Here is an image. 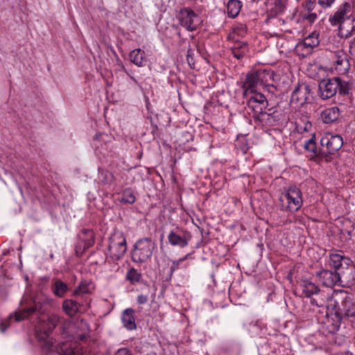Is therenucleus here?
<instances>
[{"mask_svg":"<svg viewBox=\"0 0 355 355\" xmlns=\"http://www.w3.org/2000/svg\"><path fill=\"white\" fill-rule=\"evenodd\" d=\"M98 180L105 184H110L113 182L114 180V175L107 170H99Z\"/></svg>","mask_w":355,"mask_h":355,"instance_id":"nucleus-34","label":"nucleus"},{"mask_svg":"<svg viewBox=\"0 0 355 355\" xmlns=\"http://www.w3.org/2000/svg\"><path fill=\"white\" fill-rule=\"evenodd\" d=\"M297 284L305 297H311L312 295H318L320 292L318 286L307 279H301L297 282Z\"/></svg>","mask_w":355,"mask_h":355,"instance_id":"nucleus-19","label":"nucleus"},{"mask_svg":"<svg viewBox=\"0 0 355 355\" xmlns=\"http://www.w3.org/2000/svg\"><path fill=\"white\" fill-rule=\"evenodd\" d=\"M318 37L319 33L314 31L306 37L302 43L300 45L304 46V48H309L311 49L319 44L320 42Z\"/></svg>","mask_w":355,"mask_h":355,"instance_id":"nucleus-32","label":"nucleus"},{"mask_svg":"<svg viewBox=\"0 0 355 355\" xmlns=\"http://www.w3.org/2000/svg\"><path fill=\"white\" fill-rule=\"evenodd\" d=\"M232 53L238 60L242 59L249 52L248 44L244 41H236L230 48Z\"/></svg>","mask_w":355,"mask_h":355,"instance_id":"nucleus-23","label":"nucleus"},{"mask_svg":"<svg viewBox=\"0 0 355 355\" xmlns=\"http://www.w3.org/2000/svg\"><path fill=\"white\" fill-rule=\"evenodd\" d=\"M189 254H187L184 257L180 258L178 260H175L172 261L171 266H170V274L171 275L180 268V265L187 259L189 257Z\"/></svg>","mask_w":355,"mask_h":355,"instance_id":"nucleus-38","label":"nucleus"},{"mask_svg":"<svg viewBox=\"0 0 355 355\" xmlns=\"http://www.w3.org/2000/svg\"><path fill=\"white\" fill-rule=\"evenodd\" d=\"M114 355H132L130 350L125 347L119 349Z\"/></svg>","mask_w":355,"mask_h":355,"instance_id":"nucleus-42","label":"nucleus"},{"mask_svg":"<svg viewBox=\"0 0 355 355\" xmlns=\"http://www.w3.org/2000/svg\"><path fill=\"white\" fill-rule=\"evenodd\" d=\"M319 281L327 287H332L338 282L345 283L340 273L329 270H322L316 273Z\"/></svg>","mask_w":355,"mask_h":355,"instance_id":"nucleus-14","label":"nucleus"},{"mask_svg":"<svg viewBox=\"0 0 355 355\" xmlns=\"http://www.w3.org/2000/svg\"><path fill=\"white\" fill-rule=\"evenodd\" d=\"M336 0H318V4L323 8H330Z\"/></svg>","mask_w":355,"mask_h":355,"instance_id":"nucleus-41","label":"nucleus"},{"mask_svg":"<svg viewBox=\"0 0 355 355\" xmlns=\"http://www.w3.org/2000/svg\"><path fill=\"white\" fill-rule=\"evenodd\" d=\"M13 315L11 314L9 318L3 320L0 324V331L1 332H5L7 328L10 325V321L12 320Z\"/></svg>","mask_w":355,"mask_h":355,"instance_id":"nucleus-40","label":"nucleus"},{"mask_svg":"<svg viewBox=\"0 0 355 355\" xmlns=\"http://www.w3.org/2000/svg\"><path fill=\"white\" fill-rule=\"evenodd\" d=\"M351 11V5L348 2L340 4L337 10L329 18L331 26H340L345 19Z\"/></svg>","mask_w":355,"mask_h":355,"instance_id":"nucleus-16","label":"nucleus"},{"mask_svg":"<svg viewBox=\"0 0 355 355\" xmlns=\"http://www.w3.org/2000/svg\"><path fill=\"white\" fill-rule=\"evenodd\" d=\"M130 60L137 67H143L146 64L145 52L140 49H135L130 53Z\"/></svg>","mask_w":355,"mask_h":355,"instance_id":"nucleus-28","label":"nucleus"},{"mask_svg":"<svg viewBox=\"0 0 355 355\" xmlns=\"http://www.w3.org/2000/svg\"><path fill=\"white\" fill-rule=\"evenodd\" d=\"M334 65L338 73L345 74L350 69L348 55L343 51H336L334 55Z\"/></svg>","mask_w":355,"mask_h":355,"instance_id":"nucleus-18","label":"nucleus"},{"mask_svg":"<svg viewBox=\"0 0 355 355\" xmlns=\"http://www.w3.org/2000/svg\"><path fill=\"white\" fill-rule=\"evenodd\" d=\"M275 76V72L271 69H259L248 74L243 85V87L249 88H256L259 85L270 94H275L277 91Z\"/></svg>","mask_w":355,"mask_h":355,"instance_id":"nucleus-3","label":"nucleus"},{"mask_svg":"<svg viewBox=\"0 0 355 355\" xmlns=\"http://www.w3.org/2000/svg\"><path fill=\"white\" fill-rule=\"evenodd\" d=\"M194 55V51L192 49H188L187 53V60L189 64V65L191 67H194L195 61L193 58Z\"/></svg>","mask_w":355,"mask_h":355,"instance_id":"nucleus-39","label":"nucleus"},{"mask_svg":"<svg viewBox=\"0 0 355 355\" xmlns=\"http://www.w3.org/2000/svg\"><path fill=\"white\" fill-rule=\"evenodd\" d=\"M304 148L311 153L310 155V159H315L318 162L324 160L323 156L320 155V148L318 150L317 148L315 136H313L306 141Z\"/></svg>","mask_w":355,"mask_h":355,"instance_id":"nucleus-25","label":"nucleus"},{"mask_svg":"<svg viewBox=\"0 0 355 355\" xmlns=\"http://www.w3.org/2000/svg\"><path fill=\"white\" fill-rule=\"evenodd\" d=\"M179 24L188 31H196L200 25V17L189 8L181 9L178 15Z\"/></svg>","mask_w":355,"mask_h":355,"instance_id":"nucleus-12","label":"nucleus"},{"mask_svg":"<svg viewBox=\"0 0 355 355\" xmlns=\"http://www.w3.org/2000/svg\"><path fill=\"white\" fill-rule=\"evenodd\" d=\"M191 239V233L186 230L179 227L171 230L168 235V243L173 246L180 248L187 247Z\"/></svg>","mask_w":355,"mask_h":355,"instance_id":"nucleus-13","label":"nucleus"},{"mask_svg":"<svg viewBox=\"0 0 355 355\" xmlns=\"http://www.w3.org/2000/svg\"><path fill=\"white\" fill-rule=\"evenodd\" d=\"M50 258H51V259H53V254H50Z\"/></svg>","mask_w":355,"mask_h":355,"instance_id":"nucleus-46","label":"nucleus"},{"mask_svg":"<svg viewBox=\"0 0 355 355\" xmlns=\"http://www.w3.org/2000/svg\"><path fill=\"white\" fill-rule=\"evenodd\" d=\"M309 90L307 87H297L291 94V103H299L302 105L306 101V93Z\"/></svg>","mask_w":355,"mask_h":355,"instance_id":"nucleus-27","label":"nucleus"},{"mask_svg":"<svg viewBox=\"0 0 355 355\" xmlns=\"http://www.w3.org/2000/svg\"><path fill=\"white\" fill-rule=\"evenodd\" d=\"M121 201L124 203L133 204L135 202V196L130 189H125L121 197Z\"/></svg>","mask_w":355,"mask_h":355,"instance_id":"nucleus-36","label":"nucleus"},{"mask_svg":"<svg viewBox=\"0 0 355 355\" xmlns=\"http://www.w3.org/2000/svg\"><path fill=\"white\" fill-rule=\"evenodd\" d=\"M274 7L272 8L275 15H279L284 12L287 0H272Z\"/></svg>","mask_w":355,"mask_h":355,"instance_id":"nucleus-35","label":"nucleus"},{"mask_svg":"<svg viewBox=\"0 0 355 355\" xmlns=\"http://www.w3.org/2000/svg\"><path fill=\"white\" fill-rule=\"evenodd\" d=\"M227 13L229 17H237L242 8V2L239 0H229L227 5Z\"/></svg>","mask_w":355,"mask_h":355,"instance_id":"nucleus-31","label":"nucleus"},{"mask_svg":"<svg viewBox=\"0 0 355 355\" xmlns=\"http://www.w3.org/2000/svg\"><path fill=\"white\" fill-rule=\"evenodd\" d=\"M325 324L329 333L334 334L340 329L342 320L355 315L353 295L345 290H335L327 304Z\"/></svg>","mask_w":355,"mask_h":355,"instance_id":"nucleus-1","label":"nucleus"},{"mask_svg":"<svg viewBox=\"0 0 355 355\" xmlns=\"http://www.w3.org/2000/svg\"><path fill=\"white\" fill-rule=\"evenodd\" d=\"M339 116V109L337 107H331L321 112L320 119L324 123H331L338 120Z\"/></svg>","mask_w":355,"mask_h":355,"instance_id":"nucleus-26","label":"nucleus"},{"mask_svg":"<svg viewBox=\"0 0 355 355\" xmlns=\"http://www.w3.org/2000/svg\"><path fill=\"white\" fill-rule=\"evenodd\" d=\"M318 89L320 97L322 100H327L334 96L338 92L340 94H348L351 87L348 81L343 80L340 77H334L320 80Z\"/></svg>","mask_w":355,"mask_h":355,"instance_id":"nucleus-4","label":"nucleus"},{"mask_svg":"<svg viewBox=\"0 0 355 355\" xmlns=\"http://www.w3.org/2000/svg\"><path fill=\"white\" fill-rule=\"evenodd\" d=\"M127 250L126 239L120 231L114 232L109 238L106 259L108 261H116L122 258Z\"/></svg>","mask_w":355,"mask_h":355,"instance_id":"nucleus-8","label":"nucleus"},{"mask_svg":"<svg viewBox=\"0 0 355 355\" xmlns=\"http://www.w3.org/2000/svg\"><path fill=\"white\" fill-rule=\"evenodd\" d=\"M121 68H122V70H123V71H125V72L126 73V74H127V75H128V76L130 77V78H131V79H132V80L135 83H137V80H136L133 76H131L130 75V73H128V71L126 70L125 67L123 64H121Z\"/></svg>","mask_w":355,"mask_h":355,"instance_id":"nucleus-45","label":"nucleus"},{"mask_svg":"<svg viewBox=\"0 0 355 355\" xmlns=\"http://www.w3.org/2000/svg\"><path fill=\"white\" fill-rule=\"evenodd\" d=\"M311 304L312 306H315L319 309V312H322L323 310H326V313H327V305L325 304V302L324 300L316 299L315 297H313L311 299Z\"/></svg>","mask_w":355,"mask_h":355,"instance_id":"nucleus-37","label":"nucleus"},{"mask_svg":"<svg viewBox=\"0 0 355 355\" xmlns=\"http://www.w3.org/2000/svg\"><path fill=\"white\" fill-rule=\"evenodd\" d=\"M51 291L55 296L62 298L64 297L66 293L69 291V286L62 280L56 279L51 284Z\"/></svg>","mask_w":355,"mask_h":355,"instance_id":"nucleus-30","label":"nucleus"},{"mask_svg":"<svg viewBox=\"0 0 355 355\" xmlns=\"http://www.w3.org/2000/svg\"><path fill=\"white\" fill-rule=\"evenodd\" d=\"M303 204L301 190L296 186L289 187L278 199L277 206L284 211H298Z\"/></svg>","mask_w":355,"mask_h":355,"instance_id":"nucleus-6","label":"nucleus"},{"mask_svg":"<svg viewBox=\"0 0 355 355\" xmlns=\"http://www.w3.org/2000/svg\"><path fill=\"white\" fill-rule=\"evenodd\" d=\"M95 288L94 282L87 279H83L78 286L73 291V296L78 297L83 295L92 294Z\"/></svg>","mask_w":355,"mask_h":355,"instance_id":"nucleus-21","label":"nucleus"},{"mask_svg":"<svg viewBox=\"0 0 355 355\" xmlns=\"http://www.w3.org/2000/svg\"><path fill=\"white\" fill-rule=\"evenodd\" d=\"M318 12L321 13V10H318Z\"/></svg>","mask_w":355,"mask_h":355,"instance_id":"nucleus-47","label":"nucleus"},{"mask_svg":"<svg viewBox=\"0 0 355 355\" xmlns=\"http://www.w3.org/2000/svg\"><path fill=\"white\" fill-rule=\"evenodd\" d=\"M243 96L246 99L247 107L252 113L254 120L273 125L278 121L276 112L268 113L264 110L268 107V103L266 97L261 92H258L256 88L242 87Z\"/></svg>","mask_w":355,"mask_h":355,"instance_id":"nucleus-2","label":"nucleus"},{"mask_svg":"<svg viewBox=\"0 0 355 355\" xmlns=\"http://www.w3.org/2000/svg\"><path fill=\"white\" fill-rule=\"evenodd\" d=\"M155 248V243L150 238L138 240L131 252L132 261L137 263L146 262L152 257Z\"/></svg>","mask_w":355,"mask_h":355,"instance_id":"nucleus-9","label":"nucleus"},{"mask_svg":"<svg viewBox=\"0 0 355 355\" xmlns=\"http://www.w3.org/2000/svg\"><path fill=\"white\" fill-rule=\"evenodd\" d=\"M50 302L51 300L49 298L37 297L31 305L23 308L19 312L15 313V321L19 322L33 314H44L46 311V306Z\"/></svg>","mask_w":355,"mask_h":355,"instance_id":"nucleus-11","label":"nucleus"},{"mask_svg":"<svg viewBox=\"0 0 355 355\" xmlns=\"http://www.w3.org/2000/svg\"><path fill=\"white\" fill-rule=\"evenodd\" d=\"M141 274L137 269L131 268L126 273L125 279L132 284H136L140 282Z\"/></svg>","mask_w":355,"mask_h":355,"instance_id":"nucleus-33","label":"nucleus"},{"mask_svg":"<svg viewBox=\"0 0 355 355\" xmlns=\"http://www.w3.org/2000/svg\"><path fill=\"white\" fill-rule=\"evenodd\" d=\"M320 155L325 162H329L331 155L338 152L343 145V140L340 135L326 134L320 139Z\"/></svg>","mask_w":355,"mask_h":355,"instance_id":"nucleus-10","label":"nucleus"},{"mask_svg":"<svg viewBox=\"0 0 355 355\" xmlns=\"http://www.w3.org/2000/svg\"><path fill=\"white\" fill-rule=\"evenodd\" d=\"M349 51L352 56L355 58V37L349 42Z\"/></svg>","mask_w":355,"mask_h":355,"instance_id":"nucleus-44","label":"nucleus"},{"mask_svg":"<svg viewBox=\"0 0 355 355\" xmlns=\"http://www.w3.org/2000/svg\"><path fill=\"white\" fill-rule=\"evenodd\" d=\"M56 352L60 355H82L83 348L77 342L65 341L56 347Z\"/></svg>","mask_w":355,"mask_h":355,"instance_id":"nucleus-17","label":"nucleus"},{"mask_svg":"<svg viewBox=\"0 0 355 355\" xmlns=\"http://www.w3.org/2000/svg\"><path fill=\"white\" fill-rule=\"evenodd\" d=\"M121 321L123 327L128 330H134L137 325L135 323V311L131 308L125 309L121 315Z\"/></svg>","mask_w":355,"mask_h":355,"instance_id":"nucleus-24","label":"nucleus"},{"mask_svg":"<svg viewBox=\"0 0 355 355\" xmlns=\"http://www.w3.org/2000/svg\"><path fill=\"white\" fill-rule=\"evenodd\" d=\"M329 264L336 272L340 273L345 283L349 284L355 280V266L349 257L339 253H331Z\"/></svg>","mask_w":355,"mask_h":355,"instance_id":"nucleus-5","label":"nucleus"},{"mask_svg":"<svg viewBox=\"0 0 355 355\" xmlns=\"http://www.w3.org/2000/svg\"><path fill=\"white\" fill-rule=\"evenodd\" d=\"M83 302H79L73 300H65L62 304V308L65 313L69 315H75L80 306H84Z\"/></svg>","mask_w":355,"mask_h":355,"instance_id":"nucleus-29","label":"nucleus"},{"mask_svg":"<svg viewBox=\"0 0 355 355\" xmlns=\"http://www.w3.org/2000/svg\"><path fill=\"white\" fill-rule=\"evenodd\" d=\"M339 33L341 37L347 38L355 34V17L349 15L339 26Z\"/></svg>","mask_w":355,"mask_h":355,"instance_id":"nucleus-20","label":"nucleus"},{"mask_svg":"<svg viewBox=\"0 0 355 355\" xmlns=\"http://www.w3.org/2000/svg\"><path fill=\"white\" fill-rule=\"evenodd\" d=\"M58 322L56 315L49 316L44 319L36 330V337L41 343V347L44 350L51 351L53 347V339L50 334L53 331Z\"/></svg>","mask_w":355,"mask_h":355,"instance_id":"nucleus-7","label":"nucleus"},{"mask_svg":"<svg viewBox=\"0 0 355 355\" xmlns=\"http://www.w3.org/2000/svg\"><path fill=\"white\" fill-rule=\"evenodd\" d=\"M80 247L83 244V251L92 247L95 242L94 234L91 230L83 229L78 234Z\"/></svg>","mask_w":355,"mask_h":355,"instance_id":"nucleus-22","label":"nucleus"},{"mask_svg":"<svg viewBox=\"0 0 355 355\" xmlns=\"http://www.w3.org/2000/svg\"><path fill=\"white\" fill-rule=\"evenodd\" d=\"M148 300V297L147 295H139L137 296V302L139 304H146Z\"/></svg>","mask_w":355,"mask_h":355,"instance_id":"nucleus-43","label":"nucleus"},{"mask_svg":"<svg viewBox=\"0 0 355 355\" xmlns=\"http://www.w3.org/2000/svg\"><path fill=\"white\" fill-rule=\"evenodd\" d=\"M316 8L315 0H306L302 4V10L300 15L302 20L307 21L310 24L314 23L318 17L317 12L314 11Z\"/></svg>","mask_w":355,"mask_h":355,"instance_id":"nucleus-15","label":"nucleus"}]
</instances>
